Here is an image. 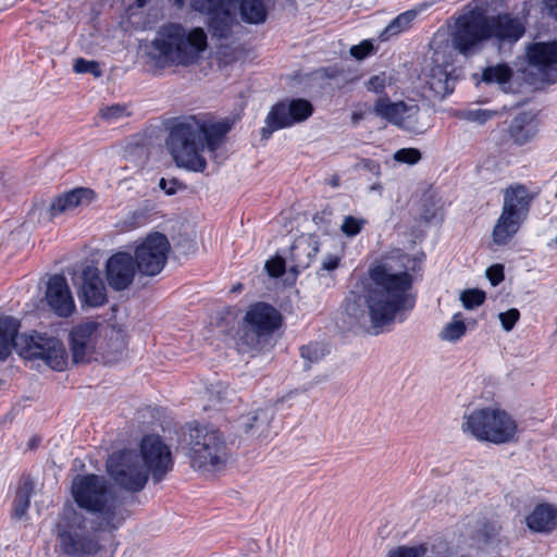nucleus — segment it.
<instances>
[{
    "mask_svg": "<svg viewBox=\"0 0 557 557\" xmlns=\"http://www.w3.org/2000/svg\"><path fill=\"white\" fill-rule=\"evenodd\" d=\"M412 276L408 272L389 273L377 265L370 271V280L357 284L345 299L344 310L356 323L369 317L375 334L394 323L397 317L413 309L414 297L409 293Z\"/></svg>",
    "mask_w": 557,
    "mask_h": 557,
    "instance_id": "obj_1",
    "label": "nucleus"
},
{
    "mask_svg": "<svg viewBox=\"0 0 557 557\" xmlns=\"http://www.w3.org/2000/svg\"><path fill=\"white\" fill-rule=\"evenodd\" d=\"M228 131L227 123L210 124L188 116L172 126L166 146L178 168L202 173L207 168V161L201 152L206 147L214 152Z\"/></svg>",
    "mask_w": 557,
    "mask_h": 557,
    "instance_id": "obj_2",
    "label": "nucleus"
},
{
    "mask_svg": "<svg viewBox=\"0 0 557 557\" xmlns=\"http://www.w3.org/2000/svg\"><path fill=\"white\" fill-rule=\"evenodd\" d=\"M72 495L77 507L89 515V524L94 531L111 533L126 519L123 502L104 476L77 475L72 483Z\"/></svg>",
    "mask_w": 557,
    "mask_h": 557,
    "instance_id": "obj_3",
    "label": "nucleus"
},
{
    "mask_svg": "<svg viewBox=\"0 0 557 557\" xmlns=\"http://www.w3.org/2000/svg\"><path fill=\"white\" fill-rule=\"evenodd\" d=\"M20 326L13 317L0 318V360H5L15 349L25 359L44 360L52 370L65 369L67 354L60 339L39 333L18 335Z\"/></svg>",
    "mask_w": 557,
    "mask_h": 557,
    "instance_id": "obj_4",
    "label": "nucleus"
},
{
    "mask_svg": "<svg viewBox=\"0 0 557 557\" xmlns=\"http://www.w3.org/2000/svg\"><path fill=\"white\" fill-rule=\"evenodd\" d=\"M207 34L201 27L187 32L177 23L163 25L152 40L148 54L159 63L189 65L207 48Z\"/></svg>",
    "mask_w": 557,
    "mask_h": 557,
    "instance_id": "obj_5",
    "label": "nucleus"
},
{
    "mask_svg": "<svg viewBox=\"0 0 557 557\" xmlns=\"http://www.w3.org/2000/svg\"><path fill=\"white\" fill-rule=\"evenodd\" d=\"M238 4V14L243 22L259 25L267 21V0H190L193 10L209 15L208 28L212 37L226 39L235 23L233 9Z\"/></svg>",
    "mask_w": 557,
    "mask_h": 557,
    "instance_id": "obj_6",
    "label": "nucleus"
},
{
    "mask_svg": "<svg viewBox=\"0 0 557 557\" xmlns=\"http://www.w3.org/2000/svg\"><path fill=\"white\" fill-rule=\"evenodd\" d=\"M178 449L195 469L218 470L227 459L223 434L213 425L190 422L181 430Z\"/></svg>",
    "mask_w": 557,
    "mask_h": 557,
    "instance_id": "obj_7",
    "label": "nucleus"
},
{
    "mask_svg": "<svg viewBox=\"0 0 557 557\" xmlns=\"http://www.w3.org/2000/svg\"><path fill=\"white\" fill-rule=\"evenodd\" d=\"M89 524V519L73 505H64L55 525L59 549L67 557L96 555L101 549L98 533Z\"/></svg>",
    "mask_w": 557,
    "mask_h": 557,
    "instance_id": "obj_8",
    "label": "nucleus"
},
{
    "mask_svg": "<svg viewBox=\"0 0 557 557\" xmlns=\"http://www.w3.org/2000/svg\"><path fill=\"white\" fill-rule=\"evenodd\" d=\"M461 430L480 442H490L496 445L518 440L516 421L506 411L499 409L473 410L463 417Z\"/></svg>",
    "mask_w": 557,
    "mask_h": 557,
    "instance_id": "obj_9",
    "label": "nucleus"
},
{
    "mask_svg": "<svg viewBox=\"0 0 557 557\" xmlns=\"http://www.w3.org/2000/svg\"><path fill=\"white\" fill-rule=\"evenodd\" d=\"M280 324L281 313L273 306L265 302L250 306L238 331L239 350L253 352L264 349Z\"/></svg>",
    "mask_w": 557,
    "mask_h": 557,
    "instance_id": "obj_10",
    "label": "nucleus"
},
{
    "mask_svg": "<svg viewBox=\"0 0 557 557\" xmlns=\"http://www.w3.org/2000/svg\"><path fill=\"white\" fill-rule=\"evenodd\" d=\"M532 198L522 184L510 185L505 189L502 213L492 232L496 245H507L518 233L528 218Z\"/></svg>",
    "mask_w": 557,
    "mask_h": 557,
    "instance_id": "obj_11",
    "label": "nucleus"
},
{
    "mask_svg": "<svg viewBox=\"0 0 557 557\" xmlns=\"http://www.w3.org/2000/svg\"><path fill=\"white\" fill-rule=\"evenodd\" d=\"M107 471L119 486L129 492L141 491L148 481V471L135 450L113 453L107 460Z\"/></svg>",
    "mask_w": 557,
    "mask_h": 557,
    "instance_id": "obj_12",
    "label": "nucleus"
},
{
    "mask_svg": "<svg viewBox=\"0 0 557 557\" xmlns=\"http://www.w3.org/2000/svg\"><path fill=\"white\" fill-rule=\"evenodd\" d=\"M487 16L476 11L460 15L451 33L453 47L462 55L476 53L482 44L488 40Z\"/></svg>",
    "mask_w": 557,
    "mask_h": 557,
    "instance_id": "obj_13",
    "label": "nucleus"
},
{
    "mask_svg": "<svg viewBox=\"0 0 557 557\" xmlns=\"http://www.w3.org/2000/svg\"><path fill=\"white\" fill-rule=\"evenodd\" d=\"M525 74L534 83L553 84L557 78V41L533 42L527 48Z\"/></svg>",
    "mask_w": 557,
    "mask_h": 557,
    "instance_id": "obj_14",
    "label": "nucleus"
},
{
    "mask_svg": "<svg viewBox=\"0 0 557 557\" xmlns=\"http://www.w3.org/2000/svg\"><path fill=\"white\" fill-rule=\"evenodd\" d=\"M313 112L312 104L306 99H292L274 104L261 129L262 138L268 139L273 132L306 121Z\"/></svg>",
    "mask_w": 557,
    "mask_h": 557,
    "instance_id": "obj_15",
    "label": "nucleus"
},
{
    "mask_svg": "<svg viewBox=\"0 0 557 557\" xmlns=\"http://www.w3.org/2000/svg\"><path fill=\"white\" fill-rule=\"evenodd\" d=\"M140 462L151 473L154 483L161 482L173 469V457L170 447L159 435L150 434L140 442Z\"/></svg>",
    "mask_w": 557,
    "mask_h": 557,
    "instance_id": "obj_16",
    "label": "nucleus"
},
{
    "mask_svg": "<svg viewBox=\"0 0 557 557\" xmlns=\"http://www.w3.org/2000/svg\"><path fill=\"white\" fill-rule=\"evenodd\" d=\"M170 243L168 237L159 232L148 235L135 250V261L138 271L148 276L159 274L168 260Z\"/></svg>",
    "mask_w": 557,
    "mask_h": 557,
    "instance_id": "obj_17",
    "label": "nucleus"
},
{
    "mask_svg": "<svg viewBox=\"0 0 557 557\" xmlns=\"http://www.w3.org/2000/svg\"><path fill=\"white\" fill-rule=\"evenodd\" d=\"M419 111L420 108L416 103L393 102L387 96L379 97L373 107L376 116L409 132H420Z\"/></svg>",
    "mask_w": 557,
    "mask_h": 557,
    "instance_id": "obj_18",
    "label": "nucleus"
},
{
    "mask_svg": "<svg viewBox=\"0 0 557 557\" xmlns=\"http://www.w3.org/2000/svg\"><path fill=\"white\" fill-rule=\"evenodd\" d=\"M100 323L85 321L72 327L69 338L74 363L87 362L96 350Z\"/></svg>",
    "mask_w": 557,
    "mask_h": 557,
    "instance_id": "obj_19",
    "label": "nucleus"
},
{
    "mask_svg": "<svg viewBox=\"0 0 557 557\" xmlns=\"http://www.w3.org/2000/svg\"><path fill=\"white\" fill-rule=\"evenodd\" d=\"M488 39H493L500 49L516 44L525 33L522 20L510 13L487 16Z\"/></svg>",
    "mask_w": 557,
    "mask_h": 557,
    "instance_id": "obj_20",
    "label": "nucleus"
},
{
    "mask_svg": "<svg viewBox=\"0 0 557 557\" xmlns=\"http://www.w3.org/2000/svg\"><path fill=\"white\" fill-rule=\"evenodd\" d=\"M137 264L134 257L124 251L112 255L106 264L108 284L114 290L126 289L134 280Z\"/></svg>",
    "mask_w": 557,
    "mask_h": 557,
    "instance_id": "obj_21",
    "label": "nucleus"
},
{
    "mask_svg": "<svg viewBox=\"0 0 557 557\" xmlns=\"http://www.w3.org/2000/svg\"><path fill=\"white\" fill-rule=\"evenodd\" d=\"M82 306L98 308L108 301L107 288L97 268L86 267L81 275V285L77 292Z\"/></svg>",
    "mask_w": 557,
    "mask_h": 557,
    "instance_id": "obj_22",
    "label": "nucleus"
},
{
    "mask_svg": "<svg viewBox=\"0 0 557 557\" xmlns=\"http://www.w3.org/2000/svg\"><path fill=\"white\" fill-rule=\"evenodd\" d=\"M46 299L51 310L59 317L67 318L75 311V302L63 275L55 274L49 278Z\"/></svg>",
    "mask_w": 557,
    "mask_h": 557,
    "instance_id": "obj_23",
    "label": "nucleus"
},
{
    "mask_svg": "<svg viewBox=\"0 0 557 557\" xmlns=\"http://www.w3.org/2000/svg\"><path fill=\"white\" fill-rule=\"evenodd\" d=\"M274 418L272 408H261L242 416L238 428L250 440H262L270 435L271 422Z\"/></svg>",
    "mask_w": 557,
    "mask_h": 557,
    "instance_id": "obj_24",
    "label": "nucleus"
},
{
    "mask_svg": "<svg viewBox=\"0 0 557 557\" xmlns=\"http://www.w3.org/2000/svg\"><path fill=\"white\" fill-rule=\"evenodd\" d=\"M320 250V244L314 235H301L290 246L288 259L290 270L298 273L307 269Z\"/></svg>",
    "mask_w": 557,
    "mask_h": 557,
    "instance_id": "obj_25",
    "label": "nucleus"
},
{
    "mask_svg": "<svg viewBox=\"0 0 557 557\" xmlns=\"http://www.w3.org/2000/svg\"><path fill=\"white\" fill-rule=\"evenodd\" d=\"M508 138L517 146L531 141L537 134V122L531 112H521L516 115L507 128Z\"/></svg>",
    "mask_w": 557,
    "mask_h": 557,
    "instance_id": "obj_26",
    "label": "nucleus"
},
{
    "mask_svg": "<svg viewBox=\"0 0 557 557\" xmlns=\"http://www.w3.org/2000/svg\"><path fill=\"white\" fill-rule=\"evenodd\" d=\"M456 78L451 76L448 65L431 66L425 74V85L435 97L445 98L455 88Z\"/></svg>",
    "mask_w": 557,
    "mask_h": 557,
    "instance_id": "obj_27",
    "label": "nucleus"
},
{
    "mask_svg": "<svg viewBox=\"0 0 557 557\" xmlns=\"http://www.w3.org/2000/svg\"><path fill=\"white\" fill-rule=\"evenodd\" d=\"M525 521L530 530L539 533H549L557 525V508L547 503L539 504L527 516Z\"/></svg>",
    "mask_w": 557,
    "mask_h": 557,
    "instance_id": "obj_28",
    "label": "nucleus"
},
{
    "mask_svg": "<svg viewBox=\"0 0 557 557\" xmlns=\"http://www.w3.org/2000/svg\"><path fill=\"white\" fill-rule=\"evenodd\" d=\"M95 193L89 188H76L53 200L49 207L51 216L74 209L79 206L89 205Z\"/></svg>",
    "mask_w": 557,
    "mask_h": 557,
    "instance_id": "obj_29",
    "label": "nucleus"
},
{
    "mask_svg": "<svg viewBox=\"0 0 557 557\" xmlns=\"http://www.w3.org/2000/svg\"><path fill=\"white\" fill-rule=\"evenodd\" d=\"M34 491V483L30 480H25L18 486L12 507V517L15 519H24L27 517V511L30 505V498Z\"/></svg>",
    "mask_w": 557,
    "mask_h": 557,
    "instance_id": "obj_30",
    "label": "nucleus"
},
{
    "mask_svg": "<svg viewBox=\"0 0 557 557\" xmlns=\"http://www.w3.org/2000/svg\"><path fill=\"white\" fill-rule=\"evenodd\" d=\"M467 331V326L462 320V315L460 312L455 313L449 323H447L441 331L440 337L443 341L447 342H457L459 341Z\"/></svg>",
    "mask_w": 557,
    "mask_h": 557,
    "instance_id": "obj_31",
    "label": "nucleus"
},
{
    "mask_svg": "<svg viewBox=\"0 0 557 557\" xmlns=\"http://www.w3.org/2000/svg\"><path fill=\"white\" fill-rule=\"evenodd\" d=\"M512 77L511 69L506 64H497L495 66H487L483 70L482 81L486 84H506Z\"/></svg>",
    "mask_w": 557,
    "mask_h": 557,
    "instance_id": "obj_32",
    "label": "nucleus"
},
{
    "mask_svg": "<svg viewBox=\"0 0 557 557\" xmlns=\"http://www.w3.org/2000/svg\"><path fill=\"white\" fill-rule=\"evenodd\" d=\"M417 15L418 11L416 10H408L399 14L386 26V28L383 32V35L389 37L404 32L405 29L410 27L411 23L414 21Z\"/></svg>",
    "mask_w": 557,
    "mask_h": 557,
    "instance_id": "obj_33",
    "label": "nucleus"
},
{
    "mask_svg": "<svg viewBox=\"0 0 557 557\" xmlns=\"http://www.w3.org/2000/svg\"><path fill=\"white\" fill-rule=\"evenodd\" d=\"M339 261L341 256L331 253L325 256V258L322 260L321 268L317 274L319 276L320 283L324 284L325 287L333 285L334 278L329 275V273L335 271L338 268Z\"/></svg>",
    "mask_w": 557,
    "mask_h": 557,
    "instance_id": "obj_34",
    "label": "nucleus"
},
{
    "mask_svg": "<svg viewBox=\"0 0 557 557\" xmlns=\"http://www.w3.org/2000/svg\"><path fill=\"white\" fill-rule=\"evenodd\" d=\"M325 354L326 350L324 346L318 343L302 346L300 348V355L302 359L306 361L305 369H310L311 364L320 361L325 356Z\"/></svg>",
    "mask_w": 557,
    "mask_h": 557,
    "instance_id": "obj_35",
    "label": "nucleus"
},
{
    "mask_svg": "<svg viewBox=\"0 0 557 557\" xmlns=\"http://www.w3.org/2000/svg\"><path fill=\"white\" fill-rule=\"evenodd\" d=\"M367 223L368 221L366 219L356 218L354 215H346L344 218L343 224L341 225V231L347 237H355L362 231Z\"/></svg>",
    "mask_w": 557,
    "mask_h": 557,
    "instance_id": "obj_36",
    "label": "nucleus"
},
{
    "mask_svg": "<svg viewBox=\"0 0 557 557\" xmlns=\"http://www.w3.org/2000/svg\"><path fill=\"white\" fill-rule=\"evenodd\" d=\"M460 300L466 309H473L485 300V293L480 289H467L461 293Z\"/></svg>",
    "mask_w": 557,
    "mask_h": 557,
    "instance_id": "obj_37",
    "label": "nucleus"
},
{
    "mask_svg": "<svg viewBox=\"0 0 557 557\" xmlns=\"http://www.w3.org/2000/svg\"><path fill=\"white\" fill-rule=\"evenodd\" d=\"M73 69L76 73H89L95 77H100L102 75L99 62L94 60L78 58L75 60Z\"/></svg>",
    "mask_w": 557,
    "mask_h": 557,
    "instance_id": "obj_38",
    "label": "nucleus"
},
{
    "mask_svg": "<svg viewBox=\"0 0 557 557\" xmlns=\"http://www.w3.org/2000/svg\"><path fill=\"white\" fill-rule=\"evenodd\" d=\"M426 553L424 545L418 546H399L391 550L388 557H423Z\"/></svg>",
    "mask_w": 557,
    "mask_h": 557,
    "instance_id": "obj_39",
    "label": "nucleus"
},
{
    "mask_svg": "<svg viewBox=\"0 0 557 557\" xmlns=\"http://www.w3.org/2000/svg\"><path fill=\"white\" fill-rule=\"evenodd\" d=\"M421 159V153L416 148H401L394 153V160L399 163L416 164Z\"/></svg>",
    "mask_w": 557,
    "mask_h": 557,
    "instance_id": "obj_40",
    "label": "nucleus"
},
{
    "mask_svg": "<svg viewBox=\"0 0 557 557\" xmlns=\"http://www.w3.org/2000/svg\"><path fill=\"white\" fill-rule=\"evenodd\" d=\"M502 326L505 331L509 332L513 329L515 324L520 318V312L516 308H511L505 312L498 314Z\"/></svg>",
    "mask_w": 557,
    "mask_h": 557,
    "instance_id": "obj_41",
    "label": "nucleus"
},
{
    "mask_svg": "<svg viewBox=\"0 0 557 557\" xmlns=\"http://www.w3.org/2000/svg\"><path fill=\"white\" fill-rule=\"evenodd\" d=\"M126 114V108L122 104H112L100 110V116L106 121H113Z\"/></svg>",
    "mask_w": 557,
    "mask_h": 557,
    "instance_id": "obj_42",
    "label": "nucleus"
},
{
    "mask_svg": "<svg viewBox=\"0 0 557 557\" xmlns=\"http://www.w3.org/2000/svg\"><path fill=\"white\" fill-rule=\"evenodd\" d=\"M265 270L273 277H278L285 272V260L281 257L268 260L265 262Z\"/></svg>",
    "mask_w": 557,
    "mask_h": 557,
    "instance_id": "obj_43",
    "label": "nucleus"
},
{
    "mask_svg": "<svg viewBox=\"0 0 557 557\" xmlns=\"http://www.w3.org/2000/svg\"><path fill=\"white\" fill-rule=\"evenodd\" d=\"M504 265L500 263L493 264L486 269V277L493 286H497L504 281Z\"/></svg>",
    "mask_w": 557,
    "mask_h": 557,
    "instance_id": "obj_44",
    "label": "nucleus"
},
{
    "mask_svg": "<svg viewBox=\"0 0 557 557\" xmlns=\"http://www.w3.org/2000/svg\"><path fill=\"white\" fill-rule=\"evenodd\" d=\"M373 51V45L364 40L359 45H355L350 48V54L357 60H362Z\"/></svg>",
    "mask_w": 557,
    "mask_h": 557,
    "instance_id": "obj_45",
    "label": "nucleus"
},
{
    "mask_svg": "<svg viewBox=\"0 0 557 557\" xmlns=\"http://www.w3.org/2000/svg\"><path fill=\"white\" fill-rule=\"evenodd\" d=\"M159 187L164 190V193L166 195H174L176 194V191L178 189H183L185 188V185L183 183H181L180 181L173 178V180H165L164 177H162L160 181H159Z\"/></svg>",
    "mask_w": 557,
    "mask_h": 557,
    "instance_id": "obj_46",
    "label": "nucleus"
},
{
    "mask_svg": "<svg viewBox=\"0 0 557 557\" xmlns=\"http://www.w3.org/2000/svg\"><path fill=\"white\" fill-rule=\"evenodd\" d=\"M494 115L493 112L487 110H469L466 112V119L472 122H478L480 124L485 123Z\"/></svg>",
    "mask_w": 557,
    "mask_h": 557,
    "instance_id": "obj_47",
    "label": "nucleus"
},
{
    "mask_svg": "<svg viewBox=\"0 0 557 557\" xmlns=\"http://www.w3.org/2000/svg\"><path fill=\"white\" fill-rule=\"evenodd\" d=\"M356 168L359 169V170L368 171V172L372 173L375 176H379L380 173H381L380 164L376 161L371 160V159H362L356 165Z\"/></svg>",
    "mask_w": 557,
    "mask_h": 557,
    "instance_id": "obj_48",
    "label": "nucleus"
},
{
    "mask_svg": "<svg viewBox=\"0 0 557 557\" xmlns=\"http://www.w3.org/2000/svg\"><path fill=\"white\" fill-rule=\"evenodd\" d=\"M500 525L496 522H485L481 532L484 534L486 541H492L500 531Z\"/></svg>",
    "mask_w": 557,
    "mask_h": 557,
    "instance_id": "obj_49",
    "label": "nucleus"
},
{
    "mask_svg": "<svg viewBox=\"0 0 557 557\" xmlns=\"http://www.w3.org/2000/svg\"><path fill=\"white\" fill-rule=\"evenodd\" d=\"M385 88V81L381 76H372L368 82V89L374 92H382Z\"/></svg>",
    "mask_w": 557,
    "mask_h": 557,
    "instance_id": "obj_50",
    "label": "nucleus"
},
{
    "mask_svg": "<svg viewBox=\"0 0 557 557\" xmlns=\"http://www.w3.org/2000/svg\"><path fill=\"white\" fill-rule=\"evenodd\" d=\"M549 14L557 21V0H545Z\"/></svg>",
    "mask_w": 557,
    "mask_h": 557,
    "instance_id": "obj_51",
    "label": "nucleus"
},
{
    "mask_svg": "<svg viewBox=\"0 0 557 557\" xmlns=\"http://www.w3.org/2000/svg\"><path fill=\"white\" fill-rule=\"evenodd\" d=\"M341 178L337 174H333L329 181L327 184H330L332 187L336 188L339 186Z\"/></svg>",
    "mask_w": 557,
    "mask_h": 557,
    "instance_id": "obj_52",
    "label": "nucleus"
},
{
    "mask_svg": "<svg viewBox=\"0 0 557 557\" xmlns=\"http://www.w3.org/2000/svg\"><path fill=\"white\" fill-rule=\"evenodd\" d=\"M38 443H39V440H38L37 437H32V438L28 441L27 445H28V447H29L30 449H33V448L37 447Z\"/></svg>",
    "mask_w": 557,
    "mask_h": 557,
    "instance_id": "obj_53",
    "label": "nucleus"
},
{
    "mask_svg": "<svg viewBox=\"0 0 557 557\" xmlns=\"http://www.w3.org/2000/svg\"><path fill=\"white\" fill-rule=\"evenodd\" d=\"M177 9H183L187 0H171Z\"/></svg>",
    "mask_w": 557,
    "mask_h": 557,
    "instance_id": "obj_54",
    "label": "nucleus"
},
{
    "mask_svg": "<svg viewBox=\"0 0 557 557\" xmlns=\"http://www.w3.org/2000/svg\"><path fill=\"white\" fill-rule=\"evenodd\" d=\"M148 0H136L135 4L137 8H144L147 4Z\"/></svg>",
    "mask_w": 557,
    "mask_h": 557,
    "instance_id": "obj_55",
    "label": "nucleus"
},
{
    "mask_svg": "<svg viewBox=\"0 0 557 557\" xmlns=\"http://www.w3.org/2000/svg\"><path fill=\"white\" fill-rule=\"evenodd\" d=\"M325 74H326V76H327V77H330V78H333V77L335 76V75H334V71H333V70H331V69L325 70Z\"/></svg>",
    "mask_w": 557,
    "mask_h": 557,
    "instance_id": "obj_56",
    "label": "nucleus"
},
{
    "mask_svg": "<svg viewBox=\"0 0 557 557\" xmlns=\"http://www.w3.org/2000/svg\"><path fill=\"white\" fill-rule=\"evenodd\" d=\"M242 289V285L238 284L237 286L234 287V290H240Z\"/></svg>",
    "mask_w": 557,
    "mask_h": 557,
    "instance_id": "obj_57",
    "label": "nucleus"
},
{
    "mask_svg": "<svg viewBox=\"0 0 557 557\" xmlns=\"http://www.w3.org/2000/svg\"><path fill=\"white\" fill-rule=\"evenodd\" d=\"M379 188H381V186H380V185L374 184V185L372 186V189H379Z\"/></svg>",
    "mask_w": 557,
    "mask_h": 557,
    "instance_id": "obj_58",
    "label": "nucleus"
},
{
    "mask_svg": "<svg viewBox=\"0 0 557 557\" xmlns=\"http://www.w3.org/2000/svg\"><path fill=\"white\" fill-rule=\"evenodd\" d=\"M318 219H320V218H319V215H318V214H315V215L313 216V221H314L315 223H318Z\"/></svg>",
    "mask_w": 557,
    "mask_h": 557,
    "instance_id": "obj_59",
    "label": "nucleus"
},
{
    "mask_svg": "<svg viewBox=\"0 0 557 557\" xmlns=\"http://www.w3.org/2000/svg\"><path fill=\"white\" fill-rule=\"evenodd\" d=\"M555 244L557 245V235H556V238H555Z\"/></svg>",
    "mask_w": 557,
    "mask_h": 557,
    "instance_id": "obj_60",
    "label": "nucleus"
}]
</instances>
